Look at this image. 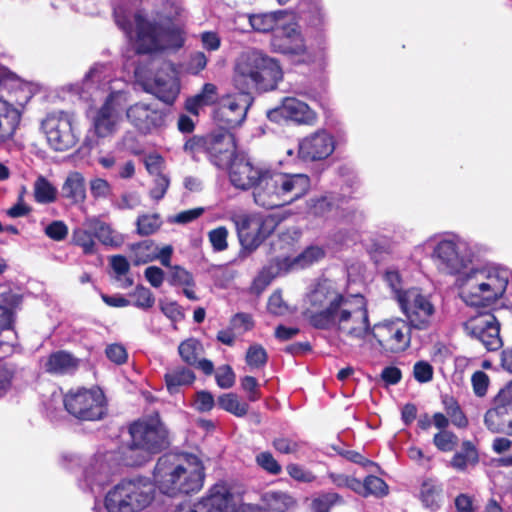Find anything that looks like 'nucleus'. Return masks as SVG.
<instances>
[{"label":"nucleus","mask_w":512,"mask_h":512,"mask_svg":"<svg viewBox=\"0 0 512 512\" xmlns=\"http://www.w3.org/2000/svg\"><path fill=\"white\" fill-rule=\"evenodd\" d=\"M431 260L444 275H457L459 298L469 307L491 308L500 300L512 279V271L502 265L487 264L465 270L473 261L469 243L457 235L433 237L426 241Z\"/></svg>","instance_id":"f257e3e1"},{"label":"nucleus","mask_w":512,"mask_h":512,"mask_svg":"<svg viewBox=\"0 0 512 512\" xmlns=\"http://www.w3.org/2000/svg\"><path fill=\"white\" fill-rule=\"evenodd\" d=\"M305 316L319 329H335L340 335L368 341L372 329L362 295H343L331 280L319 281L305 300Z\"/></svg>","instance_id":"f03ea898"},{"label":"nucleus","mask_w":512,"mask_h":512,"mask_svg":"<svg viewBox=\"0 0 512 512\" xmlns=\"http://www.w3.org/2000/svg\"><path fill=\"white\" fill-rule=\"evenodd\" d=\"M229 180L240 190L253 188L254 202L263 208L274 209L293 203L310 190L308 175L283 173L254 166L245 157H237L228 167Z\"/></svg>","instance_id":"7ed1b4c3"},{"label":"nucleus","mask_w":512,"mask_h":512,"mask_svg":"<svg viewBox=\"0 0 512 512\" xmlns=\"http://www.w3.org/2000/svg\"><path fill=\"white\" fill-rule=\"evenodd\" d=\"M113 69L109 64H95L86 74L81 91L82 98L96 99L101 93L109 92V95L93 118V128L98 137L105 138L113 135L120 128L122 122V110L127 101L122 90L114 91L111 84Z\"/></svg>","instance_id":"20e7f679"},{"label":"nucleus","mask_w":512,"mask_h":512,"mask_svg":"<svg viewBox=\"0 0 512 512\" xmlns=\"http://www.w3.org/2000/svg\"><path fill=\"white\" fill-rule=\"evenodd\" d=\"M114 16L116 24L134 43L138 53L179 49L184 44V32L179 26H156L140 13L131 15L122 8L115 9Z\"/></svg>","instance_id":"39448f33"},{"label":"nucleus","mask_w":512,"mask_h":512,"mask_svg":"<svg viewBox=\"0 0 512 512\" xmlns=\"http://www.w3.org/2000/svg\"><path fill=\"white\" fill-rule=\"evenodd\" d=\"M154 479L163 494L195 493L203 486L204 467L195 455H164L156 464Z\"/></svg>","instance_id":"423d86ee"},{"label":"nucleus","mask_w":512,"mask_h":512,"mask_svg":"<svg viewBox=\"0 0 512 512\" xmlns=\"http://www.w3.org/2000/svg\"><path fill=\"white\" fill-rule=\"evenodd\" d=\"M282 78L279 62L261 50L244 51L236 60L233 83L240 92L250 95L254 91H271Z\"/></svg>","instance_id":"0eeeda50"},{"label":"nucleus","mask_w":512,"mask_h":512,"mask_svg":"<svg viewBox=\"0 0 512 512\" xmlns=\"http://www.w3.org/2000/svg\"><path fill=\"white\" fill-rule=\"evenodd\" d=\"M153 498L154 485L148 479H127L107 493L104 505L107 512H140Z\"/></svg>","instance_id":"6e6552de"},{"label":"nucleus","mask_w":512,"mask_h":512,"mask_svg":"<svg viewBox=\"0 0 512 512\" xmlns=\"http://www.w3.org/2000/svg\"><path fill=\"white\" fill-rule=\"evenodd\" d=\"M231 220L245 250H255L278 226L280 219L272 214L235 213Z\"/></svg>","instance_id":"1a4fd4ad"},{"label":"nucleus","mask_w":512,"mask_h":512,"mask_svg":"<svg viewBox=\"0 0 512 512\" xmlns=\"http://www.w3.org/2000/svg\"><path fill=\"white\" fill-rule=\"evenodd\" d=\"M131 450L139 449L146 454L159 453L168 445V431L158 413L145 416L129 428Z\"/></svg>","instance_id":"9d476101"},{"label":"nucleus","mask_w":512,"mask_h":512,"mask_svg":"<svg viewBox=\"0 0 512 512\" xmlns=\"http://www.w3.org/2000/svg\"><path fill=\"white\" fill-rule=\"evenodd\" d=\"M41 127L48 145L55 151H67L79 140L76 120L71 113L64 111L50 113L42 121Z\"/></svg>","instance_id":"9b49d317"},{"label":"nucleus","mask_w":512,"mask_h":512,"mask_svg":"<svg viewBox=\"0 0 512 512\" xmlns=\"http://www.w3.org/2000/svg\"><path fill=\"white\" fill-rule=\"evenodd\" d=\"M411 327L401 318L384 319L373 324L369 340H374L383 353H400L411 343Z\"/></svg>","instance_id":"f8f14e48"},{"label":"nucleus","mask_w":512,"mask_h":512,"mask_svg":"<svg viewBox=\"0 0 512 512\" xmlns=\"http://www.w3.org/2000/svg\"><path fill=\"white\" fill-rule=\"evenodd\" d=\"M271 47L274 52L288 55L301 63H310L313 56L308 50L300 26L294 20L293 13L287 18L271 38Z\"/></svg>","instance_id":"ddd939ff"},{"label":"nucleus","mask_w":512,"mask_h":512,"mask_svg":"<svg viewBox=\"0 0 512 512\" xmlns=\"http://www.w3.org/2000/svg\"><path fill=\"white\" fill-rule=\"evenodd\" d=\"M104 394L99 388L70 390L63 398L65 409L80 420L95 421L105 413Z\"/></svg>","instance_id":"4468645a"},{"label":"nucleus","mask_w":512,"mask_h":512,"mask_svg":"<svg viewBox=\"0 0 512 512\" xmlns=\"http://www.w3.org/2000/svg\"><path fill=\"white\" fill-rule=\"evenodd\" d=\"M176 512H238L235 497L223 483H217L210 488L207 495L195 503L180 505ZM241 512H265L251 505L241 506Z\"/></svg>","instance_id":"2eb2a0df"},{"label":"nucleus","mask_w":512,"mask_h":512,"mask_svg":"<svg viewBox=\"0 0 512 512\" xmlns=\"http://www.w3.org/2000/svg\"><path fill=\"white\" fill-rule=\"evenodd\" d=\"M398 303L411 328L424 330L431 325L435 307L429 296L423 294L419 289L405 290L398 295Z\"/></svg>","instance_id":"dca6fc26"},{"label":"nucleus","mask_w":512,"mask_h":512,"mask_svg":"<svg viewBox=\"0 0 512 512\" xmlns=\"http://www.w3.org/2000/svg\"><path fill=\"white\" fill-rule=\"evenodd\" d=\"M199 144L211 164L220 170H227L234 159L238 157L235 137L229 131L209 134L203 137Z\"/></svg>","instance_id":"f3484780"},{"label":"nucleus","mask_w":512,"mask_h":512,"mask_svg":"<svg viewBox=\"0 0 512 512\" xmlns=\"http://www.w3.org/2000/svg\"><path fill=\"white\" fill-rule=\"evenodd\" d=\"M325 256L320 246H309L297 257H277L260 273L257 281L268 284L273 278L286 274L292 270L308 267Z\"/></svg>","instance_id":"a211bd4d"},{"label":"nucleus","mask_w":512,"mask_h":512,"mask_svg":"<svg viewBox=\"0 0 512 512\" xmlns=\"http://www.w3.org/2000/svg\"><path fill=\"white\" fill-rule=\"evenodd\" d=\"M464 331L468 336L479 340L489 351L498 350L502 346L500 324L490 312L470 317L464 323Z\"/></svg>","instance_id":"6ab92c4d"},{"label":"nucleus","mask_w":512,"mask_h":512,"mask_svg":"<svg viewBox=\"0 0 512 512\" xmlns=\"http://www.w3.org/2000/svg\"><path fill=\"white\" fill-rule=\"evenodd\" d=\"M143 88L165 104H173L180 93V82L173 64L163 63L152 78L144 81Z\"/></svg>","instance_id":"aec40b11"},{"label":"nucleus","mask_w":512,"mask_h":512,"mask_svg":"<svg viewBox=\"0 0 512 512\" xmlns=\"http://www.w3.org/2000/svg\"><path fill=\"white\" fill-rule=\"evenodd\" d=\"M251 103V96L244 92L223 96L214 111V119L223 128L237 127L244 122Z\"/></svg>","instance_id":"412c9836"},{"label":"nucleus","mask_w":512,"mask_h":512,"mask_svg":"<svg viewBox=\"0 0 512 512\" xmlns=\"http://www.w3.org/2000/svg\"><path fill=\"white\" fill-rule=\"evenodd\" d=\"M267 117L273 122L291 121L297 125L313 126L317 113L304 101L295 97H285L280 105L267 111Z\"/></svg>","instance_id":"4be33fe9"},{"label":"nucleus","mask_w":512,"mask_h":512,"mask_svg":"<svg viewBox=\"0 0 512 512\" xmlns=\"http://www.w3.org/2000/svg\"><path fill=\"white\" fill-rule=\"evenodd\" d=\"M128 122L141 134H150L165 123V115L153 105L137 102L126 110Z\"/></svg>","instance_id":"5701e85b"},{"label":"nucleus","mask_w":512,"mask_h":512,"mask_svg":"<svg viewBox=\"0 0 512 512\" xmlns=\"http://www.w3.org/2000/svg\"><path fill=\"white\" fill-rule=\"evenodd\" d=\"M335 150L334 137L325 130H318L300 140L299 157L304 161H319L328 158Z\"/></svg>","instance_id":"b1692460"},{"label":"nucleus","mask_w":512,"mask_h":512,"mask_svg":"<svg viewBox=\"0 0 512 512\" xmlns=\"http://www.w3.org/2000/svg\"><path fill=\"white\" fill-rule=\"evenodd\" d=\"M6 72H0V140L11 138L20 122V111L4 99L2 92L8 87Z\"/></svg>","instance_id":"393cba45"},{"label":"nucleus","mask_w":512,"mask_h":512,"mask_svg":"<svg viewBox=\"0 0 512 512\" xmlns=\"http://www.w3.org/2000/svg\"><path fill=\"white\" fill-rule=\"evenodd\" d=\"M112 470L102 458L94 459L84 470L80 487L92 493H99L111 481Z\"/></svg>","instance_id":"a878e982"},{"label":"nucleus","mask_w":512,"mask_h":512,"mask_svg":"<svg viewBox=\"0 0 512 512\" xmlns=\"http://www.w3.org/2000/svg\"><path fill=\"white\" fill-rule=\"evenodd\" d=\"M512 415V382L503 387L494 397L493 407L485 414L489 430L501 429L500 421Z\"/></svg>","instance_id":"bb28decb"},{"label":"nucleus","mask_w":512,"mask_h":512,"mask_svg":"<svg viewBox=\"0 0 512 512\" xmlns=\"http://www.w3.org/2000/svg\"><path fill=\"white\" fill-rule=\"evenodd\" d=\"M292 12L289 10H277L267 13L252 14L249 23L254 31L260 33L273 32V34L285 24Z\"/></svg>","instance_id":"cd10ccee"},{"label":"nucleus","mask_w":512,"mask_h":512,"mask_svg":"<svg viewBox=\"0 0 512 512\" xmlns=\"http://www.w3.org/2000/svg\"><path fill=\"white\" fill-rule=\"evenodd\" d=\"M85 226L91 228L95 238L105 246L119 247L124 243V236L121 233L96 217L87 218Z\"/></svg>","instance_id":"c85d7f7f"},{"label":"nucleus","mask_w":512,"mask_h":512,"mask_svg":"<svg viewBox=\"0 0 512 512\" xmlns=\"http://www.w3.org/2000/svg\"><path fill=\"white\" fill-rule=\"evenodd\" d=\"M420 500L425 508L437 511L443 503L442 483L432 478L424 480L420 487Z\"/></svg>","instance_id":"c756f323"},{"label":"nucleus","mask_w":512,"mask_h":512,"mask_svg":"<svg viewBox=\"0 0 512 512\" xmlns=\"http://www.w3.org/2000/svg\"><path fill=\"white\" fill-rule=\"evenodd\" d=\"M64 198L73 203H83L86 199V185L84 176L78 171L70 172L61 188Z\"/></svg>","instance_id":"7c9ffc66"},{"label":"nucleus","mask_w":512,"mask_h":512,"mask_svg":"<svg viewBox=\"0 0 512 512\" xmlns=\"http://www.w3.org/2000/svg\"><path fill=\"white\" fill-rule=\"evenodd\" d=\"M20 298L7 287H0V332L12 326L15 308Z\"/></svg>","instance_id":"2f4dec72"},{"label":"nucleus","mask_w":512,"mask_h":512,"mask_svg":"<svg viewBox=\"0 0 512 512\" xmlns=\"http://www.w3.org/2000/svg\"><path fill=\"white\" fill-rule=\"evenodd\" d=\"M297 13L311 27L325 24L326 13L319 0H301L297 6Z\"/></svg>","instance_id":"473e14b6"},{"label":"nucleus","mask_w":512,"mask_h":512,"mask_svg":"<svg viewBox=\"0 0 512 512\" xmlns=\"http://www.w3.org/2000/svg\"><path fill=\"white\" fill-rule=\"evenodd\" d=\"M307 212L313 217L324 219L340 216L334 197L328 195L311 198L307 202Z\"/></svg>","instance_id":"72a5a7b5"},{"label":"nucleus","mask_w":512,"mask_h":512,"mask_svg":"<svg viewBox=\"0 0 512 512\" xmlns=\"http://www.w3.org/2000/svg\"><path fill=\"white\" fill-rule=\"evenodd\" d=\"M130 251V259L133 264L138 266L156 260L157 245L152 240H144L133 243L128 246Z\"/></svg>","instance_id":"f704fd0d"},{"label":"nucleus","mask_w":512,"mask_h":512,"mask_svg":"<svg viewBox=\"0 0 512 512\" xmlns=\"http://www.w3.org/2000/svg\"><path fill=\"white\" fill-rule=\"evenodd\" d=\"M217 100V87L212 83H206L201 92L187 99L185 107L188 112L198 115L199 109L211 105Z\"/></svg>","instance_id":"c9c22d12"},{"label":"nucleus","mask_w":512,"mask_h":512,"mask_svg":"<svg viewBox=\"0 0 512 512\" xmlns=\"http://www.w3.org/2000/svg\"><path fill=\"white\" fill-rule=\"evenodd\" d=\"M479 461L478 451L470 441H464L461 450L456 452L451 459L450 465L457 471H465L470 465Z\"/></svg>","instance_id":"e433bc0d"},{"label":"nucleus","mask_w":512,"mask_h":512,"mask_svg":"<svg viewBox=\"0 0 512 512\" xmlns=\"http://www.w3.org/2000/svg\"><path fill=\"white\" fill-rule=\"evenodd\" d=\"M195 380L192 370L185 367H178L165 374V382L168 391L173 394L179 391L182 386H188Z\"/></svg>","instance_id":"4c0bfd02"},{"label":"nucleus","mask_w":512,"mask_h":512,"mask_svg":"<svg viewBox=\"0 0 512 512\" xmlns=\"http://www.w3.org/2000/svg\"><path fill=\"white\" fill-rule=\"evenodd\" d=\"M77 366V361L71 354L58 351L50 355L46 363V370L50 373L65 374L73 371Z\"/></svg>","instance_id":"58836bf2"},{"label":"nucleus","mask_w":512,"mask_h":512,"mask_svg":"<svg viewBox=\"0 0 512 512\" xmlns=\"http://www.w3.org/2000/svg\"><path fill=\"white\" fill-rule=\"evenodd\" d=\"M58 190L44 176L40 175L33 184L34 199L39 204H50L56 201Z\"/></svg>","instance_id":"ea45409f"},{"label":"nucleus","mask_w":512,"mask_h":512,"mask_svg":"<svg viewBox=\"0 0 512 512\" xmlns=\"http://www.w3.org/2000/svg\"><path fill=\"white\" fill-rule=\"evenodd\" d=\"M73 240L76 245L83 249L85 254H93L95 252V236L93 230L85 226V222L82 227L73 231Z\"/></svg>","instance_id":"a19ab883"},{"label":"nucleus","mask_w":512,"mask_h":512,"mask_svg":"<svg viewBox=\"0 0 512 512\" xmlns=\"http://www.w3.org/2000/svg\"><path fill=\"white\" fill-rule=\"evenodd\" d=\"M202 345L195 338H189L178 347V352L182 360L188 365H195L197 363L198 356L202 353Z\"/></svg>","instance_id":"79ce46f5"},{"label":"nucleus","mask_w":512,"mask_h":512,"mask_svg":"<svg viewBox=\"0 0 512 512\" xmlns=\"http://www.w3.org/2000/svg\"><path fill=\"white\" fill-rule=\"evenodd\" d=\"M360 486L361 487L357 493L362 496L374 495L379 497L387 494L388 486L377 476L371 475L366 477L364 482L360 481Z\"/></svg>","instance_id":"37998d69"},{"label":"nucleus","mask_w":512,"mask_h":512,"mask_svg":"<svg viewBox=\"0 0 512 512\" xmlns=\"http://www.w3.org/2000/svg\"><path fill=\"white\" fill-rule=\"evenodd\" d=\"M162 221L158 214H141L137 217V233L141 236L154 234L160 227Z\"/></svg>","instance_id":"c03bdc74"},{"label":"nucleus","mask_w":512,"mask_h":512,"mask_svg":"<svg viewBox=\"0 0 512 512\" xmlns=\"http://www.w3.org/2000/svg\"><path fill=\"white\" fill-rule=\"evenodd\" d=\"M218 402L221 408L236 416H244L248 411L247 405L240 402L238 397L232 393L220 396Z\"/></svg>","instance_id":"a18cd8bd"},{"label":"nucleus","mask_w":512,"mask_h":512,"mask_svg":"<svg viewBox=\"0 0 512 512\" xmlns=\"http://www.w3.org/2000/svg\"><path fill=\"white\" fill-rule=\"evenodd\" d=\"M266 498L270 509L275 512H284L294 504L293 498L283 492L267 493Z\"/></svg>","instance_id":"49530a36"},{"label":"nucleus","mask_w":512,"mask_h":512,"mask_svg":"<svg viewBox=\"0 0 512 512\" xmlns=\"http://www.w3.org/2000/svg\"><path fill=\"white\" fill-rule=\"evenodd\" d=\"M434 445L443 452L452 451L458 444V437L450 431L443 430L434 435Z\"/></svg>","instance_id":"de8ad7c7"},{"label":"nucleus","mask_w":512,"mask_h":512,"mask_svg":"<svg viewBox=\"0 0 512 512\" xmlns=\"http://www.w3.org/2000/svg\"><path fill=\"white\" fill-rule=\"evenodd\" d=\"M89 188L91 196L98 199H106L112 194V186L111 184L103 178L96 177L90 180Z\"/></svg>","instance_id":"09e8293b"},{"label":"nucleus","mask_w":512,"mask_h":512,"mask_svg":"<svg viewBox=\"0 0 512 512\" xmlns=\"http://www.w3.org/2000/svg\"><path fill=\"white\" fill-rule=\"evenodd\" d=\"M169 283L174 286H194V279L192 274L181 266L171 267Z\"/></svg>","instance_id":"8fccbe9b"},{"label":"nucleus","mask_w":512,"mask_h":512,"mask_svg":"<svg viewBox=\"0 0 512 512\" xmlns=\"http://www.w3.org/2000/svg\"><path fill=\"white\" fill-rule=\"evenodd\" d=\"M246 362L252 368L263 367L267 362L266 350L259 344H253L246 353Z\"/></svg>","instance_id":"3c124183"},{"label":"nucleus","mask_w":512,"mask_h":512,"mask_svg":"<svg viewBox=\"0 0 512 512\" xmlns=\"http://www.w3.org/2000/svg\"><path fill=\"white\" fill-rule=\"evenodd\" d=\"M131 296L134 299V305L141 309H149L155 303L153 293L144 286H137Z\"/></svg>","instance_id":"603ef678"},{"label":"nucleus","mask_w":512,"mask_h":512,"mask_svg":"<svg viewBox=\"0 0 512 512\" xmlns=\"http://www.w3.org/2000/svg\"><path fill=\"white\" fill-rule=\"evenodd\" d=\"M288 475L297 482L311 483L315 480L316 476L304 466L290 463L286 466Z\"/></svg>","instance_id":"864d4df0"},{"label":"nucleus","mask_w":512,"mask_h":512,"mask_svg":"<svg viewBox=\"0 0 512 512\" xmlns=\"http://www.w3.org/2000/svg\"><path fill=\"white\" fill-rule=\"evenodd\" d=\"M302 445V442L286 437H279L273 441V447L282 454L296 455L300 452Z\"/></svg>","instance_id":"5fc2aeb1"},{"label":"nucleus","mask_w":512,"mask_h":512,"mask_svg":"<svg viewBox=\"0 0 512 512\" xmlns=\"http://www.w3.org/2000/svg\"><path fill=\"white\" fill-rule=\"evenodd\" d=\"M343 502L340 495L334 492L322 494L313 501V508L316 511L329 512V509L336 504Z\"/></svg>","instance_id":"6e6d98bb"},{"label":"nucleus","mask_w":512,"mask_h":512,"mask_svg":"<svg viewBox=\"0 0 512 512\" xmlns=\"http://www.w3.org/2000/svg\"><path fill=\"white\" fill-rule=\"evenodd\" d=\"M257 464L272 475H278L282 468L270 452H261L256 456Z\"/></svg>","instance_id":"4d7b16f0"},{"label":"nucleus","mask_w":512,"mask_h":512,"mask_svg":"<svg viewBox=\"0 0 512 512\" xmlns=\"http://www.w3.org/2000/svg\"><path fill=\"white\" fill-rule=\"evenodd\" d=\"M228 230L224 226H220L209 232L208 238L215 251H224L227 246Z\"/></svg>","instance_id":"13d9d810"},{"label":"nucleus","mask_w":512,"mask_h":512,"mask_svg":"<svg viewBox=\"0 0 512 512\" xmlns=\"http://www.w3.org/2000/svg\"><path fill=\"white\" fill-rule=\"evenodd\" d=\"M141 204V197L137 192H125L113 206L119 210H132Z\"/></svg>","instance_id":"bf43d9fd"},{"label":"nucleus","mask_w":512,"mask_h":512,"mask_svg":"<svg viewBox=\"0 0 512 512\" xmlns=\"http://www.w3.org/2000/svg\"><path fill=\"white\" fill-rule=\"evenodd\" d=\"M473 391L476 396L483 397L486 395L489 386V377L483 371H476L471 377Z\"/></svg>","instance_id":"052dcab7"},{"label":"nucleus","mask_w":512,"mask_h":512,"mask_svg":"<svg viewBox=\"0 0 512 512\" xmlns=\"http://www.w3.org/2000/svg\"><path fill=\"white\" fill-rule=\"evenodd\" d=\"M329 478L337 487H347L356 493L361 487L358 479L345 474L330 473Z\"/></svg>","instance_id":"680f3d73"},{"label":"nucleus","mask_w":512,"mask_h":512,"mask_svg":"<svg viewBox=\"0 0 512 512\" xmlns=\"http://www.w3.org/2000/svg\"><path fill=\"white\" fill-rule=\"evenodd\" d=\"M414 378L420 383H427L433 378V367L426 361H418L413 367Z\"/></svg>","instance_id":"e2e57ef3"},{"label":"nucleus","mask_w":512,"mask_h":512,"mask_svg":"<svg viewBox=\"0 0 512 512\" xmlns=\"http://www.w3.org/2000/svg\"><path fill=\"white\" fill-rule=\"evenodd\" d=\"M216 382L219 387L227 389L233 386L235 382V374L228 365L221 366L216 371Z\"/></svg>","instance_id":"0e129e2a"},{"label":"nucleus","mask_w":512,"mask_h":512,"mask_svg":"<svg viewBox=\"0 0 512 512\" xmlns=\"http://www.w3.org/2000/svg\"><path fill=\"white\" fill-rule=\"evenodd\" d=\"M45 234L55 241H62L68 234V227L62 221H53L45 228Z\"/></svg>","instance_id":"69168bd1"},{"label":"nucleus","mask_w":512,"mask_h":512,"mask_svg":"<svg viewBox=\"0 0 512 512\" xmlns=\"http://www.w3.org/2000/svg\"><path fill=\"white\" fill-rule=\"evenodd\" d=\"M214 397L207 391H199L196 393L193 406L200 412L210 411L214 407Z\"/></svg>","instance_id":"338daca9"},{"label":"nucleus","mask_w":512,"mask_h":512,"mask_svg":"<svg viewBox=\"0 0 512 512\" xmlns=\"http://www.w3.org/2000/svg\"><path fill=\"white\" fill-rule=\"evenodd\" d=\"M268 310L274 315H285L289 311L288 305L284 302L280 292H274L268 301Z\"/></svg>","instance_id":"774afa93"}]
</instances>
